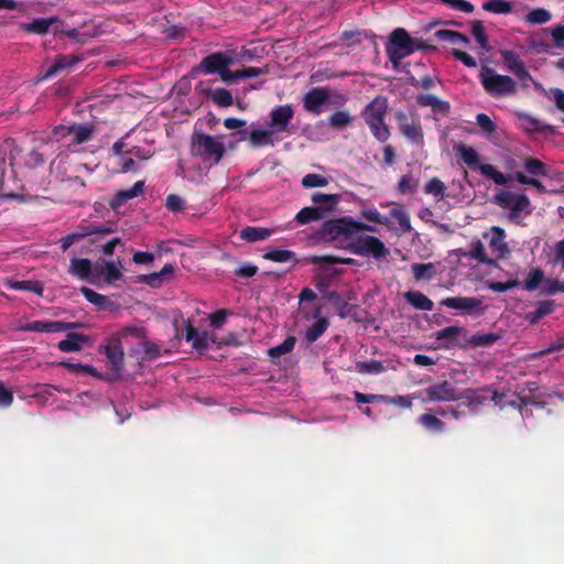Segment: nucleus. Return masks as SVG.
I'll return each instance as SVG.
<instances>
[{
    "instance_id": "nucleus-59",
    "label": "nucleus",
    "mask_w": 564,
    "mask_h": 564,
    "mask_svg": "<svg viewBox=\"0 0 564 564\" xmlns=\"http://www.w3.org/2000/svg\"><path fill=\"white\" fill-rule=\"evenodd\" d=\"M471 33L481 48L488 47V37L485 33V28L481 21H474L471 25Z\"/></svg>"
},
{
    "instance_id": "nucleus-23",
    "label": "nucleus",
    "mask_w": 564,
    "mask_h": 564,
    "mask_svg": "<svg viewBox=\"0 0 564 564\" xmlns=\"http://www.w3.org/2000/svg\"><path fill=\"white\" fill-rule=\"evenodd\" d=\"M185 339L187 343L192 344V347L198 351L206 350L208 347L207 344V333H199L196 327L192 325L189 321L186 322L185 325Z\"/></svg>"
},
{
    "instance_id": "nucleus-64",
    "label": "nucleus",
    "mask_w": 564,
    "mask_h": 564,
    "mask_svg": "<svg viewBox=\"0 0 564 564\" xmlns=\"http://www.w3.org/2000/svg\"><path fill=\"white\" fill-rule=\"evenodd\" d=\"M550 33L557 48L564 50V25L557 24L550 29Z\"/></svg>"
},
{
    "instance_id": "nucleus-31",
    "label": "nucleus",
    "mask_w": 564,
    "mask_h": 564,
    "mask_svg": "<svg viewBox=\"0 0 564 564\" xmlns=\"http://www.w3.org/2000/svg\"><path fill=\"white\" fill-rule=\"evenodd\" d=\"M64 325L62 321H34L29 323L24 329L35 333H59Z\"/></svg>"
},
{
    "instance_id": "nucleus-17",
    "label": "nucleus",
    "mask_w": 564,
    "mask_h": 564,
    "mask_svg": "<svg viewBox=\"0 0 564 564\" xmlns=\"http://www.w3.org/2000/svg\"><path fill=\"white\" fill-rule=\"evenodd\" d=\"M144 181H138L133 184L132 187L127 189L118 191L113 197L111 198L109 205L111 209L118 210L121 206H123L130 199H133L144 193Z\"/></svg>"
},
{
    "instance_id": "nucleus-19",
    "label": "nucleus",
    "mask_w": 564,
    "mask_h": 564,
    "mask_svg": "<svg viewBox=\"0 0 564 564\" xmlns=\"http://www.w3.org/2000/svg\"><path fill=\"white\" fill-rule=\"evenodd\" d=\"M89 343V336L82 333H68L66 338L57 344L63 352L79 351L84 345Z\"/></svg>"
},
{
    "instance_id": "nucleus-60",
    "label": "nucleus",
    "mask_w": 564,
    "mask_h": 564,
    "mask_svg": "<svg viewBox=\"0 0 564 564\" xmlns=\"http://www.w3.org/2000/svg\"><path fill=\"white\" fill-rule=\"evenodd\" d=\"M419 182L413 180L411 174L403 175L398 182V189L400 193H413L416 191Z\"/></svg>"
},
{
    "instance_id": "nucleus-8",
    "label": "nucleus",
    "mask_w": 564,
    "mask_h": 564,
    "mask_svg": "<svg viewBox=\"0 0 564 564\" xmlns=\"http://www.w3.org/2000/svg\"><path fill=\"white\" fill-rule=\"evenodd\" d=\"M347 249L357 256L373 257L377 260L384 259L389 256V249L384 243L375 236H354L351 241L347 243Z\"/></svg>"
},
{
    "instance_id": "nucleus-53",
    "label": "nucleus",
    "mask_w": 564,
    "mask_h": 564,
    "mask_svg": "<svg viewBox=\"0 0 564 564\" xmlns=\"http://www.w3.org/2000/svg\"><path fill=\"white\" fill-rule=\"evenodd\" d=\"M530 206V199L524 194H518L516 200L512 204V207L509 210V218L516 219L520 217L521 213L528 209Z\"/></svg>"
},
{
    "instance_id": "nucleus-54",
    "label": "nucleus",
    "mask_w": 564,
    "mask_h": 564,
    "mask_svg": "<svg viewBox=\"0 0 564 564\" xmlns=\"http://www.w3.org/2000/svg\"><path fill=\"white\" fill-rule=\"evenodd\" d=\"M390 215L393 219H395L403 231L411 230V220L409 214L402 209L401 207H393L390 210Z\"/></svg>"
},
{
    "instance_id": "nucleus-21",
    "label": "nucleus",
    "mask_w": 564,
    "mask_h": 564,
    "mask_svg": "<svg viewBox=\"0 0 564 564\" xmlns=\"http://www.w3.org/2000/svg\"><path fill=\"white\" fill-rule=\"evenodd\" d=\"M68 272L79 280L89 282L93 273V262L87 258H73Z\"/></svg>"
},
{
    "instance_id": "nucleus-42",
    "label": "nucleus",
    "mask_w": 564,
    "mask_h": 564,
    "mask_svg": "<svg viewBox=\"0 0 564 564\" xmlns=\"http://www.w3.org/2000/svg\"><path fill=\"white\" fill-rule=\"evenodd\" d=\"M329 282L327 279H319L316 282V288L321 292L322 297L332 302L333 304L339 306L344 303L341 296L336 291H330L328 289Z\"/></svg>"
},
{
    "instance_id": "nucleus-51",
    "label": "nucleus",
    "mask_w": 564,
    "mask_h": 564,
    "mask_svg": "<svg viewBox=\"0 0 564 564\" xmlns=\"http://www.w3.org/2000/svg\"><path fill=\"white\" fill-rule=\"evenodd\" d=\"M328 121L332 128L340 130L348 127L351 123L352 118L348 111L339 110L334 112L328 118Z\"/></svg>"
},
{
    "instance_id": "nucleus-29",
    "label": "nucleus",
    "mask_w": 564,
    "mask_h": 564,
    "mask_svg": "<svg viewBox=\"0 0 564 564\" xmlns=\"http://www.w3.org/2000/svg\"><path fill=\"white\" fill-rule=\"evenodd\" d=\"M404 299L416 310L432 311L434 308L433 301L420 291H408L404 293Z\"/></svg>"
},
{
    "instance_id": "nucleus-6",
    "label": "nucleus",
    "mask_w": 564,
    "mask_h": 564,
    "mask_svg": "<svg viewBox=\"0 0 564 564\" xmlns=\"http://www.w3.org/2000/svg\"><path fill=\"white\" fill-rule=\"evenodd\" d=\"M95 127L87 123H73L70 126H55L50 139L55 142H64L67 147L85 143L93 139Z\"/></svg>"
},
{
    "instance_id": "nucleus-20",
    "label": "nucleus",
    "mask_w": 564,
    "mask_h": 564,
    "mask_svg": "<svg viewBox=\"0 0 564 564\" xmlns=\"http://www.w3.org/2000/svg\"><path fill=\"white\" fill-rule=\"evenodd\" d=\"M83 58L76 54L57 55L54 63L46 69L44 78H51L63 69L69 68Z\"/></svg>"
},
{
    "instance_id": "nucleus-34",
    "label": "nucleus",
    "mask_w": 564,
    "mask_h": 564,
    "mask_svg": "<svg viewBox=\"0 0 564 564\" xmlns=\"http://www.w3.org/2000/svg\"><path fill=\"white\" fill-rule=\"evenodd\" d=\"M79 291L84 295V297L89 303L94 304L98 310H106L112 305V303L108 300L106 295H102L90 288L82 286Z\"/></svg>"
},
{
    "instance_id": "nucleus-36",
    "label": "nucleus",
    "mask_w": 564,
    "mask_h": 564,
    "mask_svg": "<svg viewBox=\"0 0 564 564\" xmlns=\"http://www.w3.org/2000/svg\"><path fill=\"white\" fill-rule=\"evenodd\" d=\"M419 423L427 431L442 433L445 431V423L436 414L425 412L419 417Z\"/></svg>"
},
{
    "instance_id": "nucleus-52",
    "label": "nucleus",
    "mask_w": 564,
    "mask_h": 564,
    "mask_svg": "<svg viewBox=\"0 0 564 564\" xmlns=\"http://www.w3.org/2000/svg\"><path fill=\"white\" fill-rule=\"evenodd\" d=\"M295 343H296L295 337L294 336H289L280 345H276V346L270 348L269 349V356L271 358H276V357H280L282 355L289 354V352H291L293 350V348L295 346Z\"/></svg>"
},
{
    "instance_id": "nucleus-63",
    "label": "nucleus",
    "mask_w": 564,
    "mask_h": 564,
    "mask_svg": "<svg viewBox=\"0 0 564 564\" xmlns=\"http://www.w3.org/2000/svg\"><path fill=\"white\" fill-rule=\"evenodd\" d=\"M44 162H45V160H44L43 154L35 149L31 150L25 155V159H24L25 165L29 166L30 169H35L37 166H41L44 164Z\"/></svg>"
},
{
    "instance_id": "nucleus-15",
    "label": "nucleus",
    "mask_w": 564,
    "mask_h": 564,
    "mask_svg": "<svg viewBox=\"0 0 564 564\" xmlns=\"http://www.w3.org/2000/svg\"><path fill=\"white\" fill-rule=\"evenodd\" d=\"M395 119L401 133L413 143L419 144L423 141L421 123L414 122L404 111H398Z\"/></svg>"
},
{
    "instance_id": "nucleus-37",
    "label": "nucleus",
    "mask_w": 564,
    "mask_h": 564,
    "mask_svg": "<svg viewBox=\"0 0 564 564\" xmlns=\"http://www.w3.org/2000/svg\"><path fill=\"white\" fill-rule=\"evenodd\" d=\"M525 171L532 175V177L542 176L547 177L550 169L545 163L535 158H527L524 161Z\"/></svg>"
},
{
    "instance_id": "nucleus-26",
    "label": "nucleus",
    "mask_w": 564,
    "mask_h": 564,
    "mask_svg": "<svg viewBox=\"0 0 564 564\" xmlns=\"http://www.w3.org/2000/svg\"><path fill=\"white\" fill-rule=\"evenodd\" d=\"M202 93L209 97L215 105L221 108L230 107L234 105V98L230 90L226 88H216L213 89L210 87L202 89Z\"/></svg>"
},
{
    "instance_id": "nucleus-2",
    "label": "nucleus",
    "mask_w": 564,
    "mask_h": 564,
    "mask_svg": "<svg viewBox=\"0 0 564 564\" xmlns=\"http://www.w3.org/2000/svg\"><path fill=\"white\" fill-rule=\"evenodd\" d=\"M478 77L485 93L492 98H506L517 94V82L508 75L497 73L488 65L481 66Z\"/></svg>"
},
{
    "instance_id": "nucleus-27",
    "label": "nucleus",
    "mask_w": 564,
    "mask_h": 564,
    "mask_svg": "<svg viewBox=\"0 0 564 564\" xmlns=\"http://www.w3.org/2000/svg\"><path fill=\"white\" fill-rule=\"evenodd\" d=\"M465 334H466V329L464 327L453 325V326H447V327L438 330L436 333L435 338L437 340H445V343H443L441 346L443 348L448 349L455 345V343L459 336L465 335Z\"/></svg>"
},
{
    "instance_id": "nucleus-44",
    "label": "nucleus",
    "mask_w": 564,
    "mask_h": 564,
    "mask_svg": "<svg viewBox=\"0 0 564 564\" xmlns=\"http://www.w3.org/2000/svg\"><path fill=\"white\" fill-rule=\"evenodd\" d=\"M500 338L499 335L494 333H486V334H474L469 337L467 343L471 347H490L492 346L498 339Z\"/></svg>"
},
{
    "instance_id": "nucleus-1",
    "label": "nucleus",
    "mask_w": 564,
    "mask_h": 564,
    "mask_svg": "<svg viewBox=\"0 0 564 564\" xmlns=\"http://www.w3.org/2000/svg\"><path fill=\"white\" fill-rule=\"evenodd\" d=\"M388 113V98L384 96L375 97L361 112L366 124L368 126L373 138L384 143L391 137L389 126L386 123Z\"/></svg>"
},
{
    "instance_id": "nucleus-61",
    "label": "nucleus",
    "mask_w": 564,
    "mask_h": 564,
    "mask_svg": "<svg viewBox=\"0 0 564 564\" xmlns=\"http://www.w3.org/2000/svg\"><path fill=\"white\" fill-rule=\"evenodd\" d=\"M476 123L488 134H491L497 130V124L486 113H478L476 116Z\"/></svg>"
},
{
    "instance_id": "nucleus-55",
    "label": "nucleus",
    "mask_w": 564,
    "mask_h": 564,
    "mask_svg": "<svg viewBox=\"0 0 564 564\" xmlns=\"http://www.w3.org/2000/svg\"><path fill=\"white\" fill-rule=\"evenodd\" d=\"M104 281L108 284H112L122 278L120 269L111 261H104Z\"/></svg>"
},
{
    "instance_id": "nucleus-13",
    "label": "nucleus",
    "mask_w": 564,
    "mask_h": 564,
    "mask_svg": "<svg viewBox=\"0 0 564 564\" xmlns=\"http://www.w3.org/2000/svg\"><path fill=\"white\" fill-rule=\"evenodd\" d=\"M329 89L327 87H315L310 89L303 97L304 109L313 115H321L323 106L329 101Z\"/></svg>"
},
{
    "instance_id": "nucleus-46",
    "label": "nucleus",
    "mask_w": 564,
    "mask_h": 564,
    "mask_svg": "<svg viewBox=\"0 0 564 564\" xmlns=\"http://www.w3.org/2000/svg\"><path fill=\"white\" fill-rule=\"evenodd\" d=\"M544 278V272L541 268L531 269L523 284L524 290L529 292L536 290L543 284Z\"/></svg>"
},
{
    "instance_id": "nucleus-38",
    "label": "nucleus",
    "mask_w": 564,
    "mask_h": 564,
    "mask_svg": "<svg viewBox=\"0 0 564 564\" xmlns=\"http://www.w3.org/2000/svg\"><path fill=\"white\" fill-rule=\"evenodd\" d=\"M434 37L441 42H448L452 44H468L469 39L460 32L452 30H438L434 33Z\"/></svg>"
},
{
    "instance_id": "nucleus-45",
    "label": "nucleus",
    "mask_w": 564,
    "mask_h": 564,
    "mask_svg": "<svg viewBox=\"0 0 564 564\" xmlns=\"http://www.w3.org/2000/svg\"><path fill=\"white\" fill-rule=\"evenodd\" d=\"M306 262L312 264H354L356 261L351 258H340L336 256H312Z\"/></svg>"
},
{
    "instance_id": "nucleus-24",
    "label": "nucleus",
    "mask_w": 564,
    "mask_h": 564,
    "mask_svg": "<svg viewBox=\"0 0 564 564\" xmlns=\"http://www.w3.org/2000/svg\"><path fill=\"white\" fill-rule=\"evenodd\" d=\"M416 100L421 107H431L434 112L447 115L451 110L449 102L440 99L435 95L421 94L416 97Z\"/></svg>"
},
{
    "instance_id": "nucleus-41",
    "label": "nucleus",
    "mask_w": 564,
    "mask_h": 564,
    "mask_svg": "<svg viewBox=\"0 0 564 564\" xmlns=\"http://www.w3.org/2000/svg\"><path fill=\"white\" fill-rule=\"evenodd\" d=\"M11 288L17 291L31 292L39 296H43L44 293L43 284L37 280L15 281L11 284Z\"/></svg>"
},
{
    "instance_id": "nucleus-48",
    "label": "nucleus",
    "mask_w": 564,
    "mask_h": 564,
    "mask_svg": "<svg viewBox=\"0 0 564 564\" xmlns=\"http://www.w3.org/2000/svg\"><path fill=\"white\" fill-rule=\"evenodd\" d=\"M263 259L265 260H270V261H273V262H279V263H283V262H288V261H295L297 262L299 260L296 259L295 257V252L291 251V250H280V249H275V250H271V251H268L263 254Z\"/></svg>"
},
{
    "instance_id": "nucleus-7",
    "label": "nucleus",
    "mask_w": 564,
    "mask_h": 564,
    "mask_svg": "<svg viewBox=\"0 0 564 564\" xmlns=\"http://www.w3.org/2000/svg\"><path fill=\"white\" fill-rule=\"evenodd\" d=\"M457 152L462 161L469 169L479 171L484 176L492 180L497 185H506L508 183L507 176L498 171L496 166L480 163V156L474 148L460 144L457 147Z\"/></svg>"
},
{
    "instance_id": "nucleus-62",
    "label": "nucleus",
    "mask_w": 564,
    "mask_h": 564,
    "mask_svg": "<svg viewBox=\"0 0 564 564\" xmlns=\"http://www.w3.org/2000/svg\"><path fill=\"white\" fill-rule=\"evenodd\" d=\"M165 207L172 213L182 212L185 208V202L177 194H170L165 199Z\"/></svg>"
},
{
    "instance_id": "nucleus-11",
    "label": "nucleus",
    "mask_w": 564,
    "mask_h": 564,
    "mask_svg": "<svg viewBox=\"0 0 564 564\" xmlns=\"http://www.w3.org/2000/svg\"><path fill=\"white\" fill-rule=\"evenodd\" d=\"M105 355L112 366V370L116 373L109 375L107 378L109 381H115L121 378V370L124 366V351L119 338H112L105 346Z\"/></svg>"
},
{
    "instance_id": "nucleus-22",
    "label": "nucleus",
    "mask_w": 564,
    "mask_h": 564,
    "mask_svg": "<svg viewBox=\"0 0 564 564\" xmlns=\"http://www.w3.org/2000/svg\"><path fill=\"white\" fill-rule=\"evenodd\" d=\"M489 248L492 253L498 258H506L510 253V249L505 241V231L499 227L492 228V235L489 241Z\"/></svg>"
},
{
    "instance_id": "nucleus-3",
    "label": "nucleus",
    "mask_w": 564,
    "mask_h": 564,
    "mask_svg": "<svg viewBox=\"0 0 564 564\" xmlns=\"http://www.w3.org/2000/svg\"><path fill=\"white\" fill-rule=\"evenodd\" d=\"M362 230H373V228L356 221L351 217H341L325 221L319 232L325 241L330 242L340 239L348 243L354 236Z\"/></svg>"
},
{
    "instance_id": "nucleus-4",
    "label": "nucleus",
    "mask_w": 564,
    "mask_h": 564,
    "mask_svg": "<svg viewBox=\"0 0 564 564\" xmlns=\"http://www.w3.org/2000/svg\"><path fill=\"white\" fill-rule=\"evenodd\" d=\"M191 152L193 155L202 158L205 162L217 164L225 154V145L213 135L194 133L191 142Z\"/></svg>"
},
{
    "instance_id": "nucleus-5",
    "label": "nucleus",
    "mask_w": 564,
    "mask_h": 564,
    "mask_svg": "<svg viewBox=\"0 0 564 564\" xmlns=\"http://www.w3.org/2000/svg\"><path fill=\"white\" fill-rule=\"evenodd\" d=\"M414 37L403 28L394 29L386 44V52L389 61L397 68L400 62L413 54Z\"/></svg>"
},
{
    "instance_id": "nucleus-49",
    "label": "nucleus",
    "mask_w": 564,
    "mask_h": 564,
    "mask_svg": "<svg viewBox=\"0 0 564 564\" xmlns=\"http://www.w3.org/2000/svg\"><path fill=\"white\" fill-rule=\"evenodd\" d=\"M551 20V12L544 8L533 9L525 17V21L531 24H545Z\"/></svg>"
},
{
    "instance_id": "nucleus-57",
    "label": "nucleus",
    "mask_w": 564,
    "mask_h": 564,
    "mask_svg": "<svg viewBox=\"0 0 564 564\" xmlns=\"http://www.w3.org/2000/svg\"><path fill=\"white\" fill-rule=\"evenodd\" d=\"M445 185L438 177H432L424 187L426 194H432L435 197H443L445 195Z\"/></svg>"
},
{
    "instance_id": "nucleus-35",
    "label": "nucleus",
    "mask_w": 564,
    "mask_h": 564,
    "mask_svg": "<svg viewBox=\"0 0 564 564\" xmlns=\"http://www.w3.org/2000/svg\"><path fill=\"white\" fill-rule=\"evenodd\" d=\"M272 130L267 129H254L249 134V142L253 148H260L264 145H273Z\"/></svg>"
},
{
    "instance_id": "nucleus-40",
    "label": "nucleus",
    "mask_w": 564,
    "mask_h": 564,
    "mask_svg": "<svg viewBox=\"0 0 564 564\" xmlns=\"http://www.w3.org/2000/svg\"><path fill=\"white\" fill-rule=\"evenodd\" d=\"M324 217L322 208L304 207L295 216V220L301 225H306Z\"/></svg>"
},
{
    "instance_id": "nucleus-16",
    "label": "nucleus",
    "mask_w": 564,
    "mask_h": 564,
    "mask_svg": "<svg viewBox=\"0 0 564 564\" xmlns=\"http://www.w3.org/2000/svg\"><path fill=\"white\" fill-rule=\"evenodd\" d=\"M59 22L56 18H39L32 22L22 23L21 30L26 33L45 35L53 29V33H58Z\"/></svg>"
},
{
    "instance_id": "nucleus-25",
    "label": "nucleus",
    "mask_w": 564,
    "mask_h": 564,
    "mask_svg": "<svg viewBox=\"0 0 564 564\" xmlns=\"http://www.w3.org/2000/svg\"><path fill=\"white\" fill-rule=\"evenodd\" d=\"M555 307H556V303L553 300L540 301L536 304V308L532 312H529L525 315V321H528L530 325H535L542 318L552 314L554 312Z\"/></svg>"
},
{
    "instance_id": "nucleus-12",
    "label": "nucleus",
    "mask_w": 564,
    "mask_h": 564,
    "mask_svg": "<svg viewBox=\"0 0 564 564\" xmlns=\"http://www.w3.org/2000/svg\"><path fill=\"white\" fill-rule=\"evenodd\" d=\"M293 117L294 110L291 105H280L270 111L267 124L273 132H286Z\"/></svg>"
},
{
    "instance_id": "nucleus-9",
    "label": "nucleus",
    "mask_w": 564,
    "mask_h": 564,
    "mask_svg": "<svg viewBox=\"0 0 564 564\" xmlns=\"http://www.w3.org/2000/svg\"><path fill=\"white\" fill-rule=\"evenodd\" d=\"M503 394L497 390H492L490 387H482L479 389H465L460 392L462 405L469 409V412L477 414L479 409L484 406L488 401H494L495 404H499L502 401Z\"/></svg>"
},
{
    "instance_id": "nucleus-18",
    "label": "nucleus",
    "mask_w": 564,
    "mask_h": 564,
    "mask_svg": "<svg viewBox=\"0 0 564 564\" xmlns=\"http://www.w3.org/2000/svg\"><path fill=\"white\" fill-rule=\"evenodd\" d=\"M441 305L469 313L474 310H480L482 307V302L477 297L453 296L443 299L441 301Z\"/></svg>"
},
{
    "instance_id": "nucleus-32",
    "label": "nucleus",
    "mask_w": 564,
    "mask_h": 564,
    "mask_svg": "<svg viewBox=\"0 0 564 564\" xmlns=\"http://www.w3.org/2000/svg\"><path fill=\"white\" fill-rule=\"evenodd\" d=\"M312 202L318 206L317 208H322L323 214L333 212L336 205L339 202V195L337 194H324V193H314L312 195Z\"/></svg>"
},
{
    "instance_id": "nucleus-33",
    "label": "nucleus",
    "mask_w": 564,
    "mask_h": 564,
    "mask_svg": "<svg viewBox=\"0 0 564 564\" xmlns=\"http://www.w3.org/2000/svg\"><path fill=\"white\" fill-rule=\"evenodd\" d=\"M272 230L263 227H246L240 231L241 239L248 242L262 241L271 237Z\"/></svg>"
},
{
    "instance_id": "nucleus-56",
    "label": "nucleus",
    "mask_w": 564,
    "mask_h": 564,
    "mask_svg": "<svg viewBox=\"0 0 564 564\" xmlns=\"http://www.w3.org/2000/svg\"><path fill=\"white\" fill-rule=\"evenodd\" d=\"M328 184V180L316 173H308L302 178V186L305 188L324 187Z\"/></svg>"
},
{
    "instance_id": "nucleus-28",
    "label": "nucleus",
    "mask_w": 564,
    "mask_h": 564,
    "mask_svg": "<svg viewBox=\"0 0 564 564\" xmlns=\"http://www.w3.org/2000/svg\"><path fill=\"white\" fill-rule=\"evenodd\" d=\"M519 120L521 122V127L527 132H554V127L543 123L538 118H534L528 113H520Z\"/></svg>"
},
{
    "instance_id": "nucleus-14",
    "label": "nucleus",
    "mask_w": 564,
    "mask_h": 564,
    "mask_svg": "<svg viewBox=\"0 0 564 564\" xmlns=\"http://www.w3.org/2000/svg\"><path fill=\"white\" fill-rule=\"evenodd\" d=\"M234 58L226 52H215L205 56L199 64L205 74H219L225 67H229Z\"/></svg>"
},
{
    "instance_id": "nucleus-10",
    "label": "nucleus",
    "mask_w": 564,
    "mask_h": 564,
    "mask_svg": "<svg viewBox=\"0 0 564 564\" xmlns=\"http://www.w3.org/2000/svg\"><path fill=\"white\" fill-rule=\"evenodd\" d=\"M423 393L425 395L424 400L431 402H449L458 401L460 399V392L458 389L447 380L425 388Z\"/></svg>"
},
{
    "instance_id": "nucleus-58",
    "label": "nucleus",
    "mask_w": 564,
    "mask_h": 564,
    "mask_svg": "<svg viewBox=\"0 0 564 564\" xmlns=\"http://www.w3.org/2000/svg\"><path fill=\"white\" fill-rule=\"evenodd\" d=\"M542 293L553 295L556 293H564V282L556 279H545L542 284Z\"/></svg>"
},
{
    "instance_id": "nucleus-30",
    "label": "nucleus",
    "mask_w": 564,
    "mask_h": 564,
    "mask_svg": "<svg viewBox=\"0 0 564 564\" xmlns=\"http://www.w3.org/2000/svg\"><path fill=\"white\" fill-rule=\"evenodd\" d=\"M499 54L502 58L505 68L513 75L525 66L520 55L512 50H500Z\"/></svg>"
},
{
    "instance_id": "nucleus-43",
    "label": "nucleus",
    "mask_w": 564,
    "mask_h": 564,
    "mask_svg": "<svg viewBox=\"0 0 564 564\" xmlns=\"http://www.w3.org/2000/svg\"><path fill=\"white\" fill-rule=\"evenodd\" d=\"M482 10L495 14H508L512 11V3L507 0H488L482 3Z\"/></svg>"
},
{
    "instance_id": "nucleus-50",
    "label": "nucleus",
    "mask_w": 564,
    "mask_h": 564,
    "mask_svg": "<svg viewBox=\"0 0 564 564\" xmlns=\"http://www.w3.org/2000/svg\"><path fill=\"white\" fill-rule=\"evenodd\" d=\"M328 322L325 318L317 319L306 330L305 337L308 343L316 341L327 329Z\"/></svg>"
},
{
    "instance_id": "nucleus-39",
    "label": "nucleus",
    "mask_w": 564,
    "mask_h": 564,
    "mask_svg": "<svg viewBox=\"0 0 564 564\" xmlns=\"http://www.w3.org/2000/svg\"><path fill=\"white\" fill-rule=\"evenodd\" d=\"M413 276L416 281H431L436 271H435V264L432 262L429 263H414L411 267Z\"/></svg>"
},
{
    "instance_id": "nucleus-47",
    "label": "nucleus",
    "mask_w": 564,
    "mask_h": 564,
    "mask_svg": "<svg viewBox=\"0 0 564 564\" xmlns=\"http://www.w3.org/2000/svg\"><path fill=\"white\" fill-rule=\"evenodd\" d=\"M356 370L361 375H378L386 370L383 364L379 360L357 361Z\"/></svg>"
}]
</instances>
